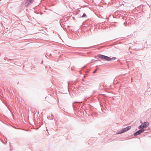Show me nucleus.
Instances as JSON below:
<instances>
[{"label": "nucleus", "instance_id": "1", "mask_svg": "<svg viewBox=\"0 0 151 151\" xmlns=\"http://www.w3.org/2000/svg\"><path fill=\"white\" fill-rule=\"evenodd\" d=\"M97 57L101 59H104L106 60L109 61H110V60H111L110 57L101 54L97 55Z\"/></svg>", "mask_w": 151, "mask_h": 151}, {"label": "nucleus", "instance_id": "2", "mask_svg": "<svg viewBox=\"0 0 151 151\" xmlns=\"http://www.w3.org/2000/svg\"><path fill=\"white\" fill-rule=\"evenodd\" d=\"M149 125V123L148 122H145L143 124L140 125L138 128L139 129L145 128L147 127Z\"/></svg>", "mask_w": 151, "mask_h": 151}, {"label": "nucleus", "instance_id": "3", "mask_svg": "<svg viewBox=\"0 0 151 151\" xmlns=\"http://www.w3.org/2000/svg\"><path fill=\"white\" fill-rule=\"evenodd\" d=\"M144 131V129H142L139 130H138V131H137V132H135L134 134V135L135 136H137L138 135H139V134H140L141 133L143 132Z\"/></svg>", "mask_w": 151, "mask_h": 151}, {"label": "nucleus", "instance_id": "4", "mask_svg": "<svg viewBox=\"0 0 151 151\" xmlns=\"http://www.w3.org/2000/svg\"><path fill=\"white\" fill-rule=\"evenodd\" d=\"M131 128V126H128L122 129V130L124 132H126L129 130Z\"/></svg>", "mask_w": 151, "mask_h": 151}, {"label": "nucleus", "instance_id": "5", "mask_svg": "<svg viewBox=\"0 0 151 151\" xmlns=\"http://www.w3.org/2000/svg\"><path fill=\"white\" fill-rule=\"evenodd\" d=\"M123 132H124L122 129L119 132H117L116 133L117 134H121Z\"/></svg>", "mask_w": 151, "mask_h": 151}, {"label": "nucleus", "instance_id": "6", "mask_svg": "<svg viewBox=\"0 0 151 151\" xmlns=\"http://www.w3.org/2000/svg\"><path fill=\"white\" fill-rule=\"evenodd\" d=\"M116 59V58L115 57H113L112 58H111V60H110V61H112V60H114Z\"/></svg>", "mask_w": 151, "mask_h": 151}, {"label": "nucleus", "instance_id": "7", "mask_svg": "<svg viewBox=\"0 0 151 151\" xmlns=\"http://www.w3.org/2000/svg\"><path fill=\"white\" fill-rule=\"evenodd\" d=\"M87 17L86 14L85 13L83 14V15L82 16V17Z\"/></svg>", "mask_w": 151, "mask_h": 151}, {"label": "nucleus", "instance_id": "8", "mask_svg": "<svg viewBox=\"0 0 151 151\" xmlns=\"http://www.w3.org/2000/svg\"><path fill=\"white\" fill-rule=\"evenodd\" d=\"M32 0H28L29 2L30 3H31L32 2Z\"/></svg>", "mask_w": 151, "mask_h": 151}, {"label": "nucleus", "instance_id": "9", "mask_svg": "<svg viewBox=\"0 0 151 151\" xmlns=\"http://www.w3.org/2000/svg\"><path fill=\"white\" fill-rule=\"evenodd\" d=\"M97 70V69L95 71H94L93 72V73H95L96 72V71Z\"/></svg>", "mask_w": 151, "mask_h": 151}, {"label": "nucleus", "instance_id": "10", "mask_svg": "<svg viewBox=\"0 0 151 151\" xmlns=\"http://www.w3.org/2000/svg\"><path fill=\"white\" fill-rule=\"evenodd\" d=\"M50 119V120H53V119L52 118V119Z\"/></svg>", "mask_w": 151, "mask_h": 151}, {"label": "nucleus", "instance_id": "11", "mask_svg": "<svg viewBox=\"0 0 151 151\" xmlns=\"http://www.w3.org/2000/svg\"><path fill=\"white\" fill-rule=\"evenodd\" d=\"M53 116V115L52 114H51V116L52 117Z\"/></svg>", "mask_w": 151, "mask_h": 151}, {"label": "nucleus", "instance_id": "12", "mask_svg": "<svg viewBox=\"0 0 151 151\" xmlns=\"http://www.w3.org/2000/svg\"><path fill=\"white\" fill-rule=\"evenodd\" d=\"M78 102V103H80V102Z\"/></svg>", "mask_w": 151, "mask_h": 151}]
</instances>
